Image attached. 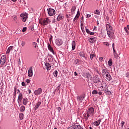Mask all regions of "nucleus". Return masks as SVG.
<instances>
[{"label":"nucleus","mask_w":129,"mask_h":129,"mask_svg":"<svg viewBox=\"0 0 129 129\" xmlns=\"http://www.w3.org/2000/svg\"><path fill=\"white\" fill-rule=\"evenodd\" d=\"M90 57L91 60H93V57H95V54H91L90 55Z\"/></svg>","instance_id":"37"},{"label":"nucleus","mask_w":129,"mask_h":129,"mask_svg":"<svg viewBox=\"0 0 129 129\" xmlns=\"http://www.w3.org/2000/svg\"><path fill=\"white\" fill-rule=\"evenodd\" d=\"M126 77H128L129 78V73L127 72L126 75Z\"/></svg>","instance_id":"55"},{"label":"nucleus","mask_w":129,"mask_h":129,"mask_svg":"<svg viewBox=\"0 0 129 129\" xmlns=\"http://www.w3.org/2000/svg\"><path fill=\"white\" fill-rule=\"evenodd\" d=\"M77 124H78V123H75L74 125L70 126L68 129H77Z\"/></svg>","instance_id":"19"},{"label":"nucleus","mask_w":129,"mask_h":129,"mask_svg":"<svg viewBox=\"0 0 129 129\" xmlns=\"http://www.w3.org/2000/svg\"><path fill=\"white\" fill-rule=\"evenodd\" d=\"M53 74L54 77H57V76H58V71H54L53 72Z\"/></svg>","instance_id":"31"},{"label":"nucleus","mask_w":129,"mask_h":129,"mask_svg":"<svg viewBox=\"0 0 129 129\" xmlns=\"http://www.w3.org/2000/svg\"><path fill=\"white\" fill-rule=\"evenodd\" d=\"M113 52L115 58H116V57H117V53H116V51H115L114 48H113Z\"/></svg>","instance_id":"29"},{"label":"nucleus","mask_w":129,"mask_h":129,"mask_svg":"<svg viewBox=\"0 0 129 129\" xmlns=\"http://www.w3.org/2000/svg\"><path fill=\"white\" fill-rule=\"evenodd\" d=\"M112 48L113 49H114V43L112 44Z\"/></svg>","instance_id":"62"},{"label":"nucleus","mask_w":129,"mask_h":129,"mask_svg":"<svg viewBox=\"0 0 129 129\" xmlns=\"http://www.w3.org/2000/svg\"><path fill=\"white\" fill-rule=\"evenodd\" d=\"M55 44L57 46H61L63 44V40L61 39H57L55 40Z\"/></svg>","instance_id":"8"},{"label":"nucleus","mask_w":129,"mask_h":129,"mask_svg":"<svg viewBox=\"0 0 129 129\" xmlns=\"http://www.w3.org/2000/svg\"><path fill=\"white\" fill-rule=\"evenodd\" d=\"M45 66H46L47 71H48V70H51V68L52 67V66L50 63H49L48 62H46L45 63Z\"/></svg>","instance_id":"14"},{"label":"nucleus","mask_w":129,"mask_h":129,"mask_svg":"<svg viewBox=\"0 0 129 129\" xmlns=\"http://www.w3.org/2000/svg\"><path fill=\"white\" fill-rule=\"evenodd\" d=\"M23 99V94L20 93L18 96V102H22V100Z\"/></svg>","instance_id":"15"},{"label":"nucleus","mask_w":129,"mask_h":129,"mask_svg":"<svg viewBox=\"0 0 129 129\" xmlns=\"http://www.w3.org/2000/svg\"><path fill=\"white\" fill-rule=\"evenodd\" d=\"M25 45H26V42L25 41H22L21 43V46H22V47H24Z\"/></svg>","instance_id":"44"},{"label":"nucleus","mask_w":129,"mask_h":129,"mask_svg":"<svg viewBox=\"0 0 129 129\" xmlns=\"http://www.w3.org/2000/svg\"><path fill=\"white\" fill-rule=\"evenodd\" d=\"M79 55L81 57H83V58H85V59H87V58L86 57H85V53H84V52L83 51H81L79 53Z\"/></svg>","instance_id":"22"},{"label":"nucleus","mask_w":129,"mask_h":129,"mask_svg":"<svg viewBox=\"0 0 129 129\" xmlns=\"http://www.w3.org/2000/svg\"><path fill=\"white\" fill-rule=\"evenodd\" d=\"M14 93L16 94L17 93V88H14Z\"/></svg>","instance_id":"53"},{"label":"nucleus","mask_w":129,"mask_h":129,"mask_svg":"<svg viewBox=\"0 0 129 129\" xmlns=\"http://www.w3.org/2000/svg\"><path fill=\"white\" fill-rule=\"evenodd\" d=\"M58 110L59 112H60V110H61V108L60 107H58Z\"/></svg>","instance_id":"60"},{"label":"nucleus","mask_w":129,"mask_h":129,"mask_svg":"<svg viewBox=\"0 0 129 129\" xmlns=\"http://www.w3.org/2000/svg\"><path fill=\"white\" fill-rule=\"evenodd\" d=\"M33 46H34V48H35V49H36L37 51L38 50H39V47H38V44L37 43L33 42Z\"/></svg>","instance_id":"27"},{"label":"nucleus","mask_w":129,"mask_h":129,"mask_svg":"<svg viewBox=\"0 0 129 129\" xmlns=\"http://www.w3.org/2000/svg\"><path fill=\"white\" fill-rule=\"evenodd\" d=\"M80 16V13L79 12V10H78L77 12V14L76 15L75 17L77 18V19H78Z\"/></svg>","instance_id":"35"},{"label":"nucleus","mask_w":129,"mask_h":129,"mask_svg":"<svg viewBox=\"0 0 129 129\" xmlns=\"http://www.w3.org/2000/svg\"><path fill=\"white\" fill-rule=\"evenodd\" d=\"M52 39H53V36L51 35V37L49 39V41H51V40H52Z\"/></svg>","instance_id":"59"},{"label":"nucleus","mask_w":129,"mask_h":129,"mask_svg":"<svg viewBox=\"0 0 129 129\" xmlns=\"http://www.w3.org/2000/svg\"><path fill=\"white\" fill-rule=\"evenodd\" d=\"M76 64H79V62H80V60L78 58H77L75 60Z\"/></svg>","instance_id":"41"},{"label":"nucleus","mask_w":129,"mask_h":129,"mask_svg":"<svg viewBox=\"0 0 129 129\" xmlns=\"http://www.w3.org/2000/svg\"><path fill=\"white\" fill-rule=\"evenodd\" d=\"M42 88H39L37 90H35L34 91V94L35 95H39L42 93Z\"/></svg>","instance_id":"9"},{"label":"nucleus","mask_w":129,"mask_h":129,"mask_svg":"<svg viewBox=\"0 0 129 129\" xmlns=\"http://www.w3.org/2000/svg\"><path fill=\"white\" fill-rule=\"evenodd\" d=\"M26 109V108L24 106H22L21 107H20V111L21 112H24V110H25Z\"/></svg>","instance_id":"28"},{"label":"nucleus","mask_w":129,"mask_h":129,"mask_svg":"<svg viewBox=\"0 0 129 129\" xmlns=\"http://www.w3.org/2000/svg\"><path fill=\"white\" fill-rule=\"evenodd\" d=\"M89 128H90V129H93V128H92L91 126H90V127H89Z\"/></svg>","instance_id":"64"},{"label":"nucleus","mask_w":129,"mask_h":129,"mask_svg":"<svg viewBox=\"0 0 129 129\" xmlns=\"http://www.w3.org/2000/svg\"><path fill=\"white\" fill-rule=\"evenodd\" d=\"M6 62H7V56L3 55L1 57V58L0 60V64L2 66L4 65L5 63H6Z\"/></svg>","instance_id":"5"},{"label":"nucleus","mask_w":129,"mask_h":129,"mask_svg":"<svg viewBox=\"0 0 129 129\" xmlns=\"http://www.w3.org/2000/svg\"><path fill=\"white\" fill-rule=\"evenodd\" d=\"M84 76L86 78H88V79H91V78H92V76H91V74H90L89 73H84Z\"/></svg>","instance_id":"10"},{"label":"nucleus","mask_w":129,"mask_h":129,"mask_svg":"<svg viewBox=\"0 0 129 129\" xmlns=\"http://www.w3.org/2000/svg\"><path fill=\"white\" fill-rule=\"evenodd\" d=\"M13 50H14V46H10L7 50L6 54H10L11 51H13Z\"/></svg>","instance_id":"17"},{"label":"nucleus","mask_w":129,"mask_h":129,"mask_svg":"<svg viewBox=\"0 0 129 129\" xmlns=\"http://www.w3.org/2000/svg\"><path fill=\"white\" fill-rule=\"evenodd\" d=\"M25 31H27V27H24L23 28V29H22V32H23V33H25Z\"/></svg>","instance_id":"47"},{"label":"nucleus","mask_w":129,"mask_h":129,"mask_svg":"<svg viewBox=\"0 0 129 129\" xmlns=\"http://www.w3.org/2000/svg\"><path fill=\"white\" fill-rule=\"evenodd\" d=\"M26 82H27V83H30L31 82V81L30 80V79H27L26 80Z\"/></svg>","instance_id":"50"},{"label":"nucleus","mask_w":129,"mask_h":129,"mask_svg":"<svg viewBox=\"0 0 129 129\" xmlns=\"http://www.w3.org/2000/svg\"><path fill=\"white\" fill-rule=\"evenodd\" d=\"M89 35H91L92 36V35H94V32H90V33L89 34Z\"/></svg>","instance_id":"51"},{"label":"nucleus","mask_w":129,"mask_h":129,"mask_svg":"<svg viewBox=\"0 0 129 129\" xmlns=\"http://www.w3.org/2000/svg\"><path fill=\"white\" fill-rule=\"evenodd\" d=\"M124 123H125L124 121H122L121 122V126L122 128L123 127V125H124Z\"/></svg>","instance_id":"42"},{"label":"nucleus","mask_w":129,"mask_h":129,"mask_svg":"<svg viewBox=\"0 0 129 129\" xmlns=\"http://www.w3.org/2000/svg\"><path fill=\"white\" fill-rule=\"evenodd\" d=\"M47 12L49 16H50V17L54 16L55 14H56V11H55V10L52 9L51 8L47 9Z\"/></svg>","instance_id":"4"},{"label":"nucleus","mask_w":129,"mask_h":129,"mask_svg":"<svg viewBox=\"0 0 129 129\" xmlns=\"http://www.w3.org/2000/svg\"><path fill=\"white\" fill-rule=\"evenodd\" d=\"M108 64L109 66H112V59H110L108 61Z\"/></svg>","instance_id":"33"},{"label":"nucleus","mask_w":129,"mask_h":129,"mask_svg":"<svg viewBox=\"0 0 129 129\" xmlns=\"http://www.w3.org/2000/svg\"><path fill=\"white\" fill-rule=\"evenodd\" d=\"M100 122H101V119H99L94 122L93 124H94L96 126H98V125L100 124Z\"/></svg>","instance_id":"18"},{"label":"nucleus","mask_w":129,"mask_h":129,"mask_svg":"<svg viewBox=\"0 0 129 129\" xmlns=\"http://www.w3.org/2000/svg\"><path fill=\"white\" fill-rule=\"evenodd\" d=\"M70 16H71L70 14H69V15H66V17L67 18H70Z\"/></svg>","instance_id":"57"},{"label":"nucleus","mask_w":129,"mask_h":129,"mask_svg":"<svg viewBox=\"0 0 129 129\" xmlns=\"http://www.w3.org/2000/svg\"><path fill=\"white\" fill-rule=\"evenodd\" d=\"M106 76V78L108 80V81H110L112 78H111V76L110 75V74H109V72L107 73L106 75H105Z\"/></svg>","instance_id":"13"},{"label":"nucleus","mask_w":129,"mask_h":129,"mask_svg":"<svg viewBox=\"0 0 129 129\" xmlns=\"http://www.w3.org/2000/svg\"><path fill=\"white\" fill-rule=\"evenodd\" d=\"M21 19L22 21L25 22L27 21V19H28V14L27 13H22L21 15Z\"/></svg>","instance_id":"6"},{"label":"nucleus","mask_w":129,"mask_h":129,"mask_svg":"<svg viewBox=\"0 0 129 129\" xmlns=\"http://www.w3.org/2000/svg\"><path fill=\"white\" fill-rule=\"evenodd\" d=\"M28 76L29 77H32V76H33V71L32 70V67H31L30 69L28 71Z\"/></svg>","instance_id":"20"},{"label":"nucleus","mask_w":129,"mask_h":129,"mask_svg":"<svg viewBox=\"0 0 129 129\" xmlns=\"http://www.w3.org/2000/svg\"><path fill=\"white\" fill-rule=\"evenodd\" d=\"M76 20H78V19L77 18H76V17H75V18H74L73 22H75V21H76Z\"/></svg>","instance_id":"54"},{"label":"nucleus","mask_w":129,"mask_h":129,"mask_svg":"<svg viewBox=\"0 0 129 129\" xmlns=\"http://www.w3.org/2000/svg\"><path fill=\"white\" fill-rule=\"evenodd\" d=\"M74 74L75 76H77V75H78V74L76 72H75Z\"/></svg>","instance_id":"56"},{"label":"nucleus","mask_w":129,"mask_h":129,"mask_svg":"<svg viewBox=\"0 0 129 129\" xmlns=\"http://www.w3.org/2000/svg\"><path fill=\"white\" fill-rule=\"evenodd\" d=\"M99 60L100 61V62H102L103 61V57H100L99 58Z\"/></svg>","instance_id":"43"},{"label":"nucleus","mask_w":129,"mask_h":129,"mask_svg":"<svg viewBox=\"0 0 129 129\" xmlns=\"http://www.w3.org/2000/svg\"><path fill=\"white\" fill-rule=\"evenodd\" d=\"M98 94H99V95H101V94H102V93L100 91L98 93Z\"/></svg>","instance_id":"58"},{"label":"nucleus","mask_w":129,"mask_h":129,"mask_svg":"<svg viewBox=\"0 0 129 129\" xmlns=\"http://www.w3.org/2000/svg\"><path fill=\"white\" fill-rule=\"evenodd\" d=\"M85 98V95H83L82 96H78L77 99L78 101H82Z\"/></svg>","instance_id":"11"},{"label":"nucleus","mask_w":129,"mask_h":129,"mask_svg":"<svg viewBox=\"0 0 129 129\" xmlns=\"http://www.w3.org/2000/svg\"><path fill=\"white\" fill-rule=\"evenodd\" d=\"M102 73L103 76H104V75H105L106 74H107V73H108V72H107V70L103 69L102 70Z\"/></svg>","instance_id":"25"},{"label":"nucleus","mask_w":129,"mask_h":129,"mask_svg":"<svg viewBox=\"0 0 129 129\" xmlns=\"http://www.w3.org/2000/svg\"><path fill=\"white\" fill-rule=\"evenodd\" d=\"M72 50L74 51V50H75V47L76 46V42H75V41H72Z\"/></svg>","instance_id":"21"},{"label":"nucleus","mask_w":129,"mask_h":129,"mask_svg":"<svg viewBox=\"0 0 129 129\" xmlns=\"http://www.w3.org/2000/svg\"><path fill=\"white\" fill-rule=\"evenodd\" d=\"M93 82L95 83H101V80L98 77V76H96L93 77Z\"/></svg>","instance_id":"7"},{"label":"nucleus","mask_w":129,"mask_h":129,"mask_svg":"<svg viewBox=\"0 0 129 129\" xmlns=\"http://www.w3.org/2000/svg\"><path fill=\"white\" fill-rule=\"evenodd\" d=\"M13 18L14 21H15V22L17 21V16H13Z\"/></svg>","instance_id":"48"},{"label":"nucleus","mask_w":129,"mask_h":129,"mask_svg":"<svg viewBox=\"0 0 129 129\" xmlns=\"http://www.w3.org/2000/svg\"><path fill=\"white\" fill-rule=\"evenodd\" d=\"M126 28H127V29L129 30V25H127Z\"/></svg>","instance_id":"63"},{"label":"nucleus","mask_w":129,"mask_h":129,"mask_svg":"<svg viewBox=\"0 0 129 129\" xmlns=\"http://www.w3.org/2000/svg\"><path fill=\"white\" fill-rule=\"evenodd\" d=\"M18 64L21 65V60L20 59H19V60L18 61Z\"/></svg>","instance_id":"61"},{"label":"nucleus","mask_w":129,"mask_h":129,"mask_svg":"<svg viewBox=\"0 0 129 129\" xmlns=\"http://www.w3.org/2000/svg\"><path fill=\"white\" fill-rule=\"evenodd\" d=\"M86 33H87V34H89L90 33V31H89V29H87L86 28Z\"/></svg>","instance_id":"46"},{"label":"nucleus","mask_w":129,"mask_h":129,"mask_svg":"<svg viewBox=\"0 0 129 129\" xmlns=\"http://www.w3.org/2000/svg\"><path fill=\"white\" fill-rule=\"evenodd\" d=\"M48 49L50 52H51L53 55H55V51H54V49H53V47L51 46V45L48 44L47 46Z\"/></svg>","instance_id":"12"},{"label":"nucleus","mask_w":129,"mask_h":129,"mask_svg":"<svg viewBox=\"0 0 129 129\" xmlns=\"http://www.w3.org/2000/svg\"><path fill=\"white\" fill-rule=\"evenodd\" d=\"M49 23H51V21H50V19H49L48 18H45L42 21L40 22V24H41L42 26H45L46 25L49 24Z\"/></svg>","instance_id":"3"},{"label":"nucleus","mask_w":129,"mask_h":129,"mask_svg":"<svg viewBox=\"0 0 129 129\" xmlns=\"http://www.w3.org/2000/svg\"><path fill=\"white\" fill-rule=\"evenodd\" d=\"M98 93V92H97V90H94L92 92V94H97Z\"/></svg>","instance_id":"38"},{"label":"nucleus","mask_w":129,"mask_h":129,"mask_svg":"<svg viewBox=\"0 0 129 129\" xmlns=\"http://www.w3.org/2000/svg\"><path fill=\"white\" fill-rule=\"evenodd\" d=\"M93 113H94V108L92 107L88 108L87 112L84 114L85 120H88L89 116H90V115H93Z\"/></svg>","instance_id":"1"},{"label":"nucleus","mask_w":129,"mask_h":129,"mask_svg":"<svg viewBox=\"0 0 129 129\" xmlns=\"http://www.w3.org/2000/svg\"><path fill=\"white\" fill-rule=\"evenodd\" d=\"M22 86H25L26 85V83L25 82H23L22 83Z\"/></svg>","instance_id":"52"},{"label":"nucleus","mask_w":129,"mask_h":129,"mask_svg":"<svg viewBox=\"0 0 129 129\" xmlns=\"http://www.w3.org/2000/svg\"><path fill=\"white\" fill-rule=\"evenodd\" d=\"M27 93H29V94H31V93H32V91H31V90L30 89L27 90Z\"/></svg>","instance_id":"49"},{"label":"nucleus","mask_w":129,"mask_h":129,"mask_svg":"<svg viewBox=\"0 0 129 129\" xmlns=\"http://www.w3.org/2000/svg\"><path fill=\"white\" fill-rule=\"evenodd\" d=\"M89 41L90 43H91L92 44H93L95 43L96 41V39L95 38V37H90L89 39Z\"/></svg>","instance_id":"16"},{"label":"nucleus","mask_w":129,"mask_h":129,"mask_svg":"<svg viewBox=\"0 0 129 129\" xmlns=\"http://www.w3.org/2000/svg\"><path fill=\"white\" fill-rule=\"evenodd\" d=\"M94 14L95 15H100V11L98 10H96L94 12Z\"/></svg>","instance_id":"30"},{"label":"nucleus","mask_w":129,"mask_h":129,"mask_svg":"<svg viewBox=\"0 0 129 129\" xmlns=\"http://www.w3.org/2000/svg\"><path fill=\"white\" fill-rule=\"evenodd\" d=\"M41 105V102H38L35 106L34 107L35 110H37V109L38 108L39 106Z\"/></svg>","instance_id":"23"},{"label":"nucleus","mask_w":129,"mask_h":129,"mask_svg":"<svg viewBox=\"0 0 129 129\" xmlns=\"http://www.w3.org/2000/svg\"><path fill=\"white\" fill-rule=\"evenodd\" d=\"M76 10V7L73 6L71 9V12L72 13H74L75 12V10Z\"/></svg>","instance_id":"36"},{"label":"nucleus","mask_w":129,"mask_h":129,"mask_svg":"<svg viewBox=\"0 0 129 129\" xmlns=\"http://www.w3.org/2000/svg\"><path fill=\"white\" fill-rule=\"evenodd\" d=\"M124 30L125 33H126V34H128L129 32H128V29H127V28L124 27Z\"/></svg>","instance_id":"40"},{"label":"nucleus","mask_w":129,"mask_h":129,"mask_svg":"<svg viewBox=\"0 0 129 129\" xmlns=\"http://www.w3.org/2000/svg\"><path fill=\"white\" fill-rule=\"evenodd\" d=\"M105 93H106V94H108V95H110V94H111V92H110V91H106Z\"/></svg>","instance_id":"39"},{"label":"nucleus","mask_w":129,"mask_h":129,"mask_svg":"<svg viewBox=\"0 0 129 129\" xmlns=\"http://www.w3.org/2000/svg\"><path fill=\"white\" fill-rule=\"evenodd\" d=\"M106 29L107 31V34L109 38H111L113 37L114 33H113V30H112V27L110 26V24H107L106 25Z\"/></svg>","instance_id":"2"},{"label":"nucleus","mask_w":129,"mask_h":129,"mask_svg":"<svg viewBox=\"0 0 129 129\" xmlns=\"http://www.w3.org/2000/svg\"><path fill=\"white\" fill-rule=\"evenodd\" d=\"M24 114L23 113H20L19 114V117H20V119H23L24 118Z\"/></svg>","instance_id":"34"},{"label":"nucleus","mask_w":129,"mask_h":129,"mask_svg":"<svg viewBox=\"0 0 129 129\" xmlns=\"http://www.w3.org/2000/svg\"><path fill=\"white\" fill-rule=\"evenodd\" d=\"M64 19V16H60L59 15L57 16L56 18L57 21H61V20H63Z\"/></svg>","instance_id":"26"},{"label":"nucleus","mask_w":129,"mask_h":129,"mask_svg":"<svg viewBox=\"0 0 129 129\" xmlns=\"http://www.w3.org/2000/svg\"><path fill=\"white\" fill-rule=\"evenodd\" d=\"M90 17H91V15H90V14H87V15L86 16V19H88L90 18Z\"/></svg>","instance_id":"45"},{"label":"nucleus","mask_w":129,"mask_h":129,"mask_svg":"<svg viewBox=\"0 0 129 129\" xmlns=\"http://www.w3.org/2000/svg\"><path fill=\"white\" fill-rule=\"evenodd\" d=\"M23 103L24 105H27L28 103V99L27 98H24L23 99Z\"/></svg>","instance_id":"24"},{"label":"nucleus","mask_w":129,"mask_h":129,"mask_svg":"<svg viewBox=\"0 0 129 129\" xmlns=\"http://www.w3.org/2000/svg\"><path fill=\"white\" fill-rule=\"evenodd\" d=\"M77 129H85L83 128V127L81 126L79 123H78V124H77Z\"/></svg>","instance_id":"32"}]
</instances>
